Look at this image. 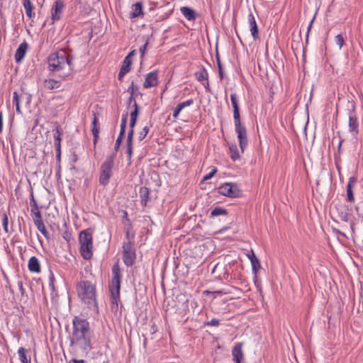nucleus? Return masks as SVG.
Listing matches in <instances>:
<instances>
[{
  "label": "nucleus",
  "mask_w": 363,
  "mask_h": 363,
  "mask_svg": "<svg viewBox=\"0 0 363 363\" xmlns=\"http://www.w3.org/2000/svg\"><path fill=\"white\" fill-rule=\"evenodd\" d=\"M73 60V56L67 53L64 50L52 52L48 59V69L51 72H60L67 67V72L63 75H60L65 77L69 74L74 69Z\"/></svg>",
  "instance_id": "1"
},
{
  "label": "nucleus",
  "mask_w": 363,
  "mask_h": 363,
  "mask_svg": "<svg viewBox=\"0 0 363 363\" xmlns=\"http://www.w3.org/2000/svg\"><path fill=\"white\" fill-rule=\"evenodd\" d=\"M230 101L233 108L235 131L237 134L240 148L242 153H243L248 145L247 129L240 120L238 99L236 94H231Z\"/></svg>",
  "instance_id": "2"
},
{
  "label": "nucleus",
  "mask_w": 363,
  "mask_h": 363,
  "mask_svg": "<svg viewBox=\"0 0 363 363\" xmlns=\"http://www.w3.org/2000/svg\"><path fill=\"white\" fill-rule=\"evenodd\" d=\"M77 291L79 296L89 308L98 309L96 298V287L88 280H81L77 284Z\"/></svg>",
  "instance_id": "3"
},
{
  "label": "nucleus",
  "mask_w": 363,
  "mask_h": 363,
  "mask_svg": "<svg viewBox=\"0 0 363 363\" xmlns=\"http://www.w3.org/2000/svg\"><path fill=\"white\" fill-rule=\"evenodd\" d=\"M80 244L79 252L82 257L86 260L93 256V235L92 230L89 228L80 232L79 235Z\"/></svg>",
  "instance_id": "4"
},
{
  "label": "nucleus",
  "mask_w": 363,
  "mask_h": 363,
  "mask_svg": "<svg viewBox=\"0 0 363 363\" xmlns=\"http://www.w3.org/2000/svg\"><path fill=\"white\" fill-rule=\"evenodd\" d=\"M115 157L116 153L114 152L108 155L100 166L99 182L104 186L109 184L110 179L113 176Z\"/></svg>",
  "instance_id": "5"
},
{
  "label": "nucleus",
  "mask_w": 363,
  "mask_h": 363,
  "mask_svg": "<svg viewBox=\"0 0 363 363\" xmlns=\"http://www.w3.org/2000/svg\"><path fill=\"white\" fill-rule=\"evenodd\" d=\"M93 337V333L81 334L77 335H72L69 337L70 345L76 346L81 350L85 352H89L91 348V339Z\"/></svg>",
  "instance_id": "6"
},
{
  "label": "nucleus",
  "mask_w": 363,
  "mask_h": 363,
  "mask_svg": "<svg viewBox=\"0 0 363 363\" xmlns=\"http://www.w3.org/2000/svg\"><path fill=\"white\" fill-rule=\"evenodd\" d=\"M348 116H349V132L356 137L359 134V122L356 114V105L354 101H348Z\"/></svg>",
  "instance_id": "7"
},
{
  "label": "nucleus",
  "mask_w": 363,
  "mask_h": 363,
  "mask_svg": "<svg viewBox=\"0 0 363 363\" xmlns=\"http://www.w3.org/2000/svg\"><path fill=\"white\" fill-rule=\"evenodd\" d=\"M93 333L90 328V325L86 319L74 316L72 320V335L86 334Z\"/></svg>",
  "instance_id": "8"
},
{
  "label": "nucleus",
  "mask_w": 363,
  "mask_h": 363,
  "mask_svg": "<svg viewBox=\"0 0 363 363\" xmlns=\"http://www.w3.org/2000/svg\"><path fill=\"white\" fill-rule=\"evenodd\" d=\"M133 246V241H128L126 242H123V259L124 264L127 267L132 266L135 263L136 259L135 250Z\"/></svg>",
  "instance_id": "9"
},
{
  "label": "nucleus",
  "mask_w": 363,
  "mask_h": 363,
  "mask_svg": "<svg viewBox=\"0 0 363 363\" xmlns=\"http://www.w3.org/2000/svg\"><path fill=\"white\" fill-rule=\"evenodd\" d=\"M220 194L230 198L241 196L242 191L236 183H225L218 189Z\"/></svg>",
  "instance_id": "10"
},
{
  "label": "nucleus",
  "mask_w": 363,
  "mask_h": 363,
  "mask_svg": "<svg viewBox=\"0 0 363 363\" xmlns=\"http://www.w3.org/2000/svg\"><path fill=\"white\" fill-rule=\"evenodd\" d=\"M121 273L118 264H116L112 267V278L109 285V291L118 296L120 294Z\"/></svg>",
  "instance_id": "11"
},
{
  "label": "nucleus",
  "mask_w": 363,
  "mask_h": 363,
  "mask_svg": "<svg viewBox=\"0 0 363 363\" xmlns=\"http://www.w3.org/2000/svg\"><path fill=\"white\" fill-rule=\"evenodd\" d=\"M65 4L63 0H56L51 9V24L62 18Z\"/></svg>",
  "instance_id": "12"
},
{
  "label": "nucleus",
  "mask_w": 363,
  "mask_h": 363,
  "mask_svg": "<svg viewBox=\"0 0 363 363\" xmlns=\"http://www.w3.org/2000/svg\"><path fill=\"white\" fill-rule=\"evenodd\" d=\"M158 84V71L153 70L147 73L145 78L143 86L145 89H149L157 86Z\"/></svg>",
  "instance_id": "13"
},
{
  "label": "nucleus",
  "mask_w": 363,
  "mask_h": 363,
  "mask_svg": "<svg viewBox=\"0 0 363 363\" xmlns=\"http://www.w3.org/2000/svg\"><path fill=\"white\" fill-rule=\"evenodd\" d=\"M357 182V178L356 177H350L347 185V201L350 203L354 202V196L353 193V189Z\"/></svg>",
  "instance_id": "14"
},
{
  "label": "nucleus",
  "mask_w": 363,
  "mask_h": 363,
  "mask_svg": "<svg viewBox=\"0 0 363 363\" xmlns=\"http://www.w3.org/2000/svg\"><path fill=\"white\" fill-rule=\"evenodd\" d=\"M247 18H248V22H249V24H250V26L251 34H252L254 40H257L259 37V30H258V26L257 25L255 16H254V15L252 14V12H250L248 14Z\"/></svg>",
  "instance_id": "15"
},
{
  "label": "nucleus",
  "mask_w": 363,
  "mask_h": 363,
  "mask_svg": "<svg viewBox=\"0 0 363 363\" xmlns=\"http://www.w3.org/2000/svg\"><path fill=\"white\" fill-rule=\"evenodd\" d=\"M28 49V44L26 42H23L19 45L15 52V60L17 63H20L25 57L26 51Z\"/></svg>",
  "instance_id": "16"
},
{
  "label": "nucleus",
  "mask_w": 363,
  "mask_h": 363,
  "mask_svg": "<svg viewBox=\"0 0 363 363\" xmlns=\"http://www.w3.org/2000/svg\"><path fill=\"white\" fill-rule=\"evenodd\" d=\"M28 268L30 272L40 273L41 271L39 259L35 257H31L28 260Z\"/></svg>",
  "instance_id": "17"
},
{
  "label": "nucleus",
  "mask_w": 363,
  "mask_h": 363,
  "mask_svg": "<svg viewBox=\"0 0 363 363\" xmlns=\"http://www.w3.org/2000/svg\"><path fill=\"white\" fill-rule=\"evenodd\" d=\"M232 355L235 363H241V360L243 359L241 343H238L234 346L232 350Z\"/></svg>",
  "instance_id": "18"
},
{
  "label": "nucleus",
  "mask_w": 363,
  "mask_h": 363,
  "mask_svg": "<svg viewBox=\"0 0 363 363\" xmlns=\"http://www.w3.org/2000/svg\"><path fill=\"white\" fill-rule=\"evenodd\" d=\"M194 101L193 99H189L185 101L179 103L174 108L173 112V118L177 119L181 112V111L186 106H191L194 104Z\"/></svg>",
  "instance_id": "19"
},
{
  "label": "nucleus",
  "mask_w": 363,
  "mask_h": 363,
  "mask_svg": "<svg viewBox=\"0 0 363 363\" xmlns=\"http://www.w3.org/2000/svg\"><path fill=\"white\" fill-rule=\"evenodd\" d=\"M180 11L183 16L189 21H194L198 16L196 11L190 7L183 6L180 9Z\"/></svg>",
  "instance_id": "20"
},
{
  "label": "nucleus",
  "mask_w": 363,
  "mask_h": 363,
  "mask_svg": "<svg viewBox=\"0 0 363 363\" xmlns=\"http://www.w3.org/2000/svg\"><path fill=\"white\" fill-rule=\"evenodd\" d=\"M140 203L143 206H146L150 199V190L145 186H141L139 190Z\"/></svg>",
  "instance_id": "21"
},
{
  "label": "nucleus",
  "mask_w": 363,
  "mask_h": 363,
  "mask_svg": "<svg viewBox=\"0 0 363 363\" xmlns=\"http://www.w3.org/2000/svg\"><path fill=\"white\" fill-rule=\"evenodd\" d=\"M143 4L141 1L136 2L132 6V11L130 13V17L137 18L143 14Z\"/></svg>",
  "instance_id": "22"
},
{
  "label": "nucleus",
  "mask_w": 363,
  "mask_h": 363,
  "mask_svg": "<svg viewBox=\"0 0 363 363\" xmlns=\"http://www.w3.org/2000/svg\"><path fill=\"white\" fill-rule=\"evenodd\" d=\"M53 137H54V144L55 145H61L62 141V135L63 134V130L61 127L57 123L55 128L52 129Z\"/></svg>",
  "instance_id": "23"
},
{
  "label": "nucleus",
  "mask_w": 363,
  "mask_h": 363,
  "mask_svg": "<svg viewBox=\"0 0 363 363\" xmlns=\"http://www.w3.org/2000/svg\"><path fill=\"white\" fill-rule=\"evenodd\" d=\"M248 257L250 259L252 271L256 273L260 268V262L258 258L255 255L253 251H252L251 254L248 255Z\"/></svg>",
  "instance_id": "24"
},
{
  "label": "nucleus",
  "mask_w": 363,
  "mask_h": 363,
  "mask_svg": "<svg viewBox=\"0 0 363 363\" xmlns=\"http://www.w3.org/2000/svg\"><path fill=\"white\" fill-rule=\"evenodd\" d=\"M223 272L222 274H219L218 275V278L220 280H225L226 281L230 282L231 281V279H233V276L234 277V278H235L237 276L236 274H230L229 273L227 266H224L223 267Z\"/></svg>",
  "instance_id": "25"
},
{
  "label": "nucleus",
  "mask_w": 363,
  "mask_h": 363,
  "mask_svg": "<svg viewBox=\"0 0 363 363\" xmlns=\"http://www.w3.org/2000/svg\"><path fill=\"white\" fill-rule=\"evenodd\" d=\"M23 5L26 11V16L31 18L35 16V13L33 12V6L30 0H23Z\"/></svg>",
  "instance_id": "26"
},
{
  "label": "nucleus",
  "mask_w": 363,
  "mask_h": 363,
  "mask_svg": "<svg viewBox=\"0 0 363 363\" xmlns=\"http://www.w3.org/2000/svg\"><path fill=\"white\" fill-rule=\"evenodd\" d=\"M337 210L340 220L343 222H348L349 213L347 212V208L345 206H343L337 208Z\"/></svg>",
  "instance_id": "27"
},
{
  "label": "nucleus",
  "mask_w": 363,
  "mask_h": 363,
  "mask_svg": "<svg viewBox=\"0 0 363 363\" xmlns=\"http://www.w3.org/2000/svg\"><path fill=\"white\" fill-rule=\"evenodd\" d=\"M229 150L230 153V157L233 161H236L240 158V155L236 144L230 145Z\"/></svg>",
  "instance_id": "28"
},
{
  "label": "nucleus",
  "mask_w": 363,
  "mask_h": 363,
  "mask_svg": "<svg viewBox=\"0 0 363 363\" xmlns=\"http://www.w3.org/2000/svg\"><path fill=\"white\" fill-rule=\"evenodd\" d=\"M228 210L220 207V206H216L213 208L211 212V217H216L218 216H227L228 215Z\"/></svg>",
  "instance_id": "29"
},
{
  "label": "nucleus",
  "mask_w": 363,
  "mask_h": 363,
  "mask_svg": "<svg viewBox=\"0 0 363 363\" xmlns=\"http://www.w3.org/2000/svg\"><path fill=\"white\" fill-rule=\"evenodd\" d=\"M60 84L61 83L60 81L53 79H49L45 81V87L50 90L59 88Z\"/></svg>",
  "instance_id": "30"
},
{
  "label": "nucleus",
  "mask_w": 363,
  "mask_h": 363,
  "mask_svg": "<svg viewBox=\"0 0 363 363\" xmlns=\"http://www.w3.org/2000/svg\"><path fill=\"white\" fill-rule=\"evenodd\" d=\"M195 77L199 82H202L208 80V74L207 70L204 67H202L195 73Z\"/></svg>",
  "instance_id": "31"
},
{
  "label": "nucleus",
  "mask_w": 363,
  "mask_h": 363,
  "mask_svg": "<svg viewBox=\"0 0 363 363\" xmlns=\"http://www.w3.org/2000/svg\"><path fill=\"white\" fill-rule=\"evenodd\" d=\"M111 311L113 312H116L118 308V302L120 301V294H118V296L115 295V294H111Z\"/></svg>",
  "instance_id": "32"
},
{
  "label": "nucleus",
  "mask_w": 363,
  "mask_h": 363,
  "mask_svg": "<svg viewBox=\"0 0 363 363\" xmlns=\"http://www.w3.org/2000/svg\"><path fill=\"white\" fill-rule=\"evenodd\" d=\"M26 352V350L23 347H21L18 348V354L19 356V359L21 360V363H30V359L27 357Z\"/></svg>",
  "instance_id": "33"
},
{
  "label": "nucleus",
  "mask_w": 363,
  "mask_h": 363,
  "mask_svg": "<svg viewBox=\"0 0 363 363\" xmlns=\"http://www.w3.org/2000/svg\"><path fill=\"white\" fill-rule=\"evenodd\" d=\"M37 221H38V223L36 224H35L37 229L44 235V237L45 238L48 239L50 235L45 226L43 221H38V220H37Z\"/></svg>",
  "instance_id": "34"
},
{
  "label": "nucleus",
  "mask_w": 363,
  "mask_h": 363,
  "mask_svg": "<svg viewBox=\"0 0 363 363\" xmlns=\"http://www.w3.org/2000/svg\"><path fill=\"white\" fill-rule=\"evenodd\" d=\"M132 60L124 58L120 70L128 73L131 69Z\"/></svg>",
  "instance_id": "35"
},
{
  "label": "nucleus",
  "mask_w": 363,
  "mask_h": 363,
  "mask_svg": "<svg viewBox=\"0 0 363 363\" xmlns=\"http://www.w3.org/2000/svg\"><path fill=\"white\" fill-rule=\"evenodd\" d=\"M13 104L16 106V111L18 113H21L20 108V96L16 91L13 93Z\"/></svg>",
  "instance_id": "36"
},
{
  "label": "nucleus",
  "mask_w": 363,
  "mask_h": 363,
  "mask_svg": "<svg viewBox=\"0 0 363 363\" xmlns=\"http://www.w3.org/2000/svg\"><path fill=\"white\" fill-rule=\"evenodd\" d=\"M220 325V320L217 318H212L211 320H207L203 323V327L213 326L218 327Z\"/></svg>",
  "instance_id": "37"
},
{
  "label": "nucleus",
  "mask_w": 363,
  "mask_h": 363,
  "mask_svg": "<svg viewBox=\"0 0 363 363\" xmlns=\"http://www.w3.org/2000/svg\"><path fill=\"white\" fill-rule=\"evenodd\" d=\"M133 111H132L130 113V118H133V119H138V116L139 115V113H140V110H139V106L138 105V104L136 103V101H134V104H133Z\"/></svg>",
  "instance_id": "38"
},
{
  "label": "nucleus",
  "mask_w": 363,
  "mask_h": 363,
  "mask_svg": "<svg viewBox=\"0 0 363 363\" xmlns=\"http://www.w3.org/2000/svg\"><path fill=\"white\" fill-rule=\"evenodd\" d=\"M127 117H128L127 113L125 114L122 115L121 123V130H120L119 133L125 134V128H126V123H127Z\"/></svg>",
  "instance_id": "39"
},
{
  "label": "nucleus",
  "mask_w": 363,
  "mask_h": 363,
  "mask_svg": "<svg viewBox=\"0 0 363 363\" xmlns=\"http://www.w3.org/2000/svg\"><path fill=\"white\" fill-rule=\"evenodd\" d=\"M127 145V160L128 161V163L130 164L131 162V157L133 152V143H126Z\"/></svg>",
  "instance_id": "40"
},
{
  "label": "nucleus",
  "mask_w": 363,
  "mask_h": 363,
  "mask_svg": "<svg viewBox=\"0 0 363 363\" xmlns=\"http://www.w3.org/2000/svg\"><path fill=\"white\" fill-rule=\"evenodd\" d=\"M9 218L8 216L6 213H4L2 215V225L4 228V230L6 233H9Z\"/></svg>",
  "instance_id": "41"
},
{
  "label": "nucleus",
  "mask_w": 363,
  "mask_h": 363,
  "mask_svg": "<svg viewBox=\"0 0 363 363\" xmlns=\"http://www.w3.org/2000/svg\"><path fill=\"white\" fill-rule=\"evenodd\" d=\"M335 41L336 45L339 46V48L341 49L345 43V39L342 34H338L335 38Z\"/></svg>",
  "instance_id": "42"
},
{
  "label": "nucleus",
  "mask_w": 363,
  "mask_h": 363,
  "mask_svg": "<svg viewBox=\"0 0 363 363\" xmlns=\"http://www.w3.org/2000/svg\"><path fill=\"white\" fill-rule=\"evenodd\" d=\"M149 132V127L145 126L142 130L139 133L138 139L140 141H142L147 135Z\"/></svg>",
  "instance_id": "43"
},
{
  "label": "nucleus",
  "mask_w": 363,
  "mask_h": 363,
  "mask_svg": "<svg viewBox=\"0 0 363 363\" xmlns=\"http://www.w3.org/2000/svg\"><path fill=\"white\" fill-rule=\"evenodd\" d=\"M139 89V86H135L134 84V82L132 81L131 84H130V86L127 89V91L128 93H130V94L131 95H134V94H137V93H135V91H138Z\"/></svg>",
  "instance_id": "44"
},
{
  "label": "nucleus",
  "mask_w": 363,
  "mask_h": 363,
  "mask_svg": "<svg viewBox=\"0 0 363 363\" xmlns=\"http://www.w3.org/2000/svg\"><path fill=\"white\" fill-rule=\"evenodd\" d=\"M124 136V134L123 133H119L116 140V143H115V145H114V150L116 152H117L120 147V145L121 144V142H122V140H123V138Z\"/></svg>",
  "instance_id": "45"
},
{
  "label": "nucleus",
  "mask_w": 363,
  "mask_h": 363,
  "mask_svg": "<svg viewBox=\"0 0 363 363\" xmlns=\"http://www.w3.org/2000/svg\"><path fill=\"white\" fill-rule=\"evenodd\" d=\"M32 214L34 224H36L38 223L37 220L43 221L42 219L41 213L40 211H36Z\"/></svg>",
  "instance_id": "46"
},
{
  "label": "nucleus",
  "mask_w": 363,
  "mask_h": 363,
  "mask_svg": "<svg viewBox=\"0 0 363 363\" xmlns=\"http://www.w3.org/2000/svg\"><path fill=\"white\" fill-rule=\"evenodd\" d=\"M217 172V169L214 168L209 173H208L206 175H205L203 179L202 182L207 181L210 179H211Z\"/></svg>",
  "instance_id": "47"
},
{
  "label": "nucleus",
  "mask_w": 363,
  "mask_h": 363,
  "mask_svg": "<svg viewBox=\"0 0 363 363\" xmlns=\"http://www.w3.org/2000/svg\"><path fill=\"white\" fill-rule=\"evenodd\" d=\"M133 135H134V128H130L128 136L126 143H133Z\"/></svg>",
  "instance_id": "48"
},
{
  "label": "nucleus",
  "mask_w": 363,
  "mask_h": 363,
  "mask_svg": "<svg viewBox=\"0 0 363 363\" xmlns=\"http://www.w3.org/2000/svg\"><path fill=\"white\" fill-rule=\"evenodd\" d=\"M315 18V15H314V16L313 17V18L310 21V23H309V25L308 26L307 32H306V43H308L309 33H310V31L311 30V28L313 26V21H314Z\"/></svg>",
  "instance_id": "49"
},
{
  "label": "nucleus",
  "mask_w": 363,
  "mask_h": 363,
  "mask_svg": "<svg viewBox=\"0 0 363 363\" xmlns=\"http://www.w3.org/2000/svg\"><path fill=\"white\" fill-rule=\"evenodd\" d=\"M91 132L94 135V144L96 145L99 138V128L97 127H92Z\"/></svg>",
  "instance_id": "50"
},
{
  "label": "nucleus",
  "mask_w": 363,
  "mask_h": 363,
  "mask_svg": "<svg viewBox=\"0 0 363 363\" xmlns=\"http://www.w3.org/2000/svg\"><path fill=\"white\" fill-rule=\"evenodd\" d=\"M147 44H148V42L146 41L145 43L143 46H141L139 49L140 55H141V57H143L145 54L146 48L147 46Z\"/></svg>",
  "instance_id": "51"
},
{
  "label": "nucleus",
  "mask_w": 363,
  "mask_h": 363,
  "mask_svg": "<svg viewBox=\"0 0 363 363\" xmlns=\"http://www.w3.org/2000/svg\"><path fill=\"white\" fill-rule=\"evenodd\" d=\"M123 220H124L123 223H125V224L127 223L128 225L131 226L130 220L128 218V213L125 211H123Z\"/></svg>",
  "instance_id": "52"
},
{
  "label": "nucleus",
  "mask_w": 363,
  "mask_h": 363,
  "mask_svg": "<svg viewBox=\"0 0 363 363\" xmlns=\"http://www.w3.org/2000/svg\"><path fill=\"white\" fill-rule=\"evenodd\" d=\"M30 206H34V205L38 204L34 198L33 190H31L30 194Z\"/></svg>",
  "instance_id": "53"
},
{
  "label": "nucleus",
  "mask_w": 363,
  "mask_h": 363,
  "mask_svg": "<svg viewBox=\"0 0 363 363\" xmlns=\"http://www.w3.org/2000/svg\"><path fill=\"white\" fill-rule=\"evenodd\" d=\"M71 233L67 230L65 231L62 234V238L67 241H69V240L71 239Z\"/></svg>",
  "instance_id": "54"
},
{
  "label": "nucleus",
  "mask_w": 363,
  "mask_h": 363,
  "mask_svg": "<svg viewBox=\"0 0 363 363\" xmlns=\"http://www.w3.org/2000/svg\"><path fill=\"white\" fill-rule=\"evenodd\" d=\"M18 286L21 291V296H23L26 293L25 289L23 288V282L21 281H19L18 282Z\"/></svg>",
  "instance_id": "55"
},
{
  "label": "nucleus",
  "mask_w": 363,
  "mask_h": 363,
  "mask_svg": "<svg viewBox=\"0 0 363 363\" xmlns=\"http://www.w3.org/2000/svg\"><path fill=\"white\" fill-rule=\"evenodd\" d=\"M213 294L222 296L223 294H227L228 292L225 291L224 290H218L212 292Z\"/></svg>",
  "instance_id": "56"
},
{
  "label": "nucleus",
  "mask_w": 363,
  "mask_h": 363,
  "mask_svg": "<svg viewBox=\"0 0 363 363\" xmlns=\"http://www.w3.org/2000/svg\"><path fill=\"white\" fill-rule=\"evenodd\" d=\"M216 62H217L218 68L223 67L222 65H221V62H220V60L219 54H218V51H216Z\"/></svg>",
  "instance_id": "57"
},
{
  "label": "nucleus",
  "mask_w": 363,
  "mask_h": 363,
  "mask_svg": "<svg viewBox=\"0 0 363 363\" xmlns=\"http://www.w3.org/2000/svg\"><path fill=\"white\" fill-rule=\"evenodd\" d=\"M126 74H127L126 72H123V71L120 70V71H119V73H118V79L119 81H122V80H123V77H124V76H125Z\"/></svg>",
  "instance_id": "58"
},
{
  "label": "nucleus",
  "mask_w": 363,
  "mask_h": 363,
  "mask_svg": "<svg viewBox=\"0 0 363 363\" xmlns=\"http://www.w3.org/2000/svg\"><path fill=\"white\" fill-rule=\"evenodd\" d=\"M136 123H137V120L136 119H133V118H130V128H134L135 125H136Z\"/></svg>",
  "instance_id": "59"
},
{
  "label": "nucleus",
  "mask_w": 363,
  "mask_h": 363,
  "mask_svg": "<svg viewBox=\"0 0 363 363\" xmlns=\"http://www.w3.org/2000/svg\"><path fill=\"white\" fill-rule=\"evenodd\" d=\"M69 363H87V362L84 359H72Z\"/></svg>",
  "instance_id": "60"
},
{
  "label": "nucleus",
  "mask_w": 363,
  "mask_h": 363,
  "mask_svg": "<svg viewBox=\"0 0 363 363\" xmlns=\"http://www.w3.org/2000/svg\"><path fill=\"white\" fill-rule=\"evenodd\" d=\"M30 207H31V209H30L31 213H33L36 211H40L38 204L34 205V206H30Z\"/></svg>",
  "instance_id": "61"
},
{
  "label": "nucleus",
  "mask_w": 363,
  "mask_h": 363,
  "mask_svg": "<svg viewBox=\"0 0 363 363\" xmlns=\"http://www.w3.org/2000/svg\"><path fill=\"white\" fill-rule=\"evenodd\" d=\"M135 53H136V50H133L130 51L125 58L131 60V57H133L135 55Z\"/></svg>",
  "instance_id": "62"
},
{
  "label": "nucleus",
  "mask_w": 363,
  "mask_h": 363,
  "mask_svg": "<svg viewBox=\"0 0 363 363\" xmlns=\"http://www.w3.org/2000/svg\"><path fill=\"white\" fill-rule=\"evenodd\" d=\"M203 85L204 86L206 91H208V92L211 91L210 86H209V83H208V80L206 82L203 83Z\"/></svg>",
  "instance_id": "63"
},
{
  "label": "nucleus",
  "mask_w": 363,
  "mask_h": 363,
  "mask_svg": "<svg viewBox=\"0 0 363 363\" xmlns=\"http://www.w3.org/2000/svg\"><path fill=\"white\" fill-rule=\"evenodd\" d=\"M218 74H219L220 79L222 80L223 79V67L218 68Z\"/></svg>",
  "instance_id": "64"
}]
</instances>
